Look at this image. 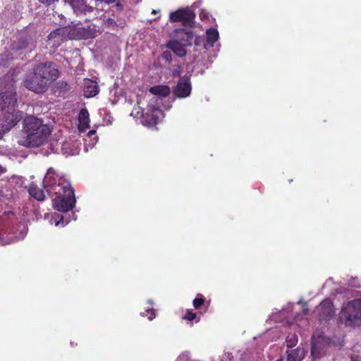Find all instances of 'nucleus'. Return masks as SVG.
Segmentation results:
<instances>
[{
	"label": "nucleus",
	"instance_id": "11",
	"mask_svg": "<svg viewBox=\"0 0 361 361\" xmlns=\"http://www.w3.org/2000/svg\"><path fill=\"white\" fill-rule=\"evenodd\" d=\"M192 85L189 76L180 78L177 85L173 89V93L178 98H186L190 95Z\"/></svg>",
	"mask_w": 361,
	"mask_h": 361
},
{
	"label": "nucleus",
	"instance_id": "2",
	"mask_svg": "<svg viewBox=\"0 0 361 361\" xmlns=\"http://www.w3.org/2000/svg\"><path fill=\"white\" fill-rule=\"evenodd\" d=\"M59 77V71L52 63H42L35 66L23 82L25 87L35 93L45 92L49 86Z\"/></svg>",
	"mask_w": 361,
	"mask_h": 361
},
{
	"label": "nucleus",
	"instance_id": "25",
	"mask_svg": "<svg viewBox=\"0 0 361 361\" xmlns=\"http://www.w3.org/2000/svg\"><path fill=\"white\" fill-rule=\"evenodd\" d=\"M29 194L35 199L42 201L44 199V191L37 188L35 184H31L28 189Z\"/></svg>",
	"mask_w": 361,
	"mask_h": 361
},
{
	"label": "nucleus",
	"instance_id": "13",
	"mask_svg": "<svg viewBox=\"0 0 361 361\" xmlns=\"http://www.w3.org/2000/svg\"><path fill=\"white\" fill-rule=\"evenodd\" d=\"M22 230H20L18 235L6 231L0 232V245H8L13 242L23 240L27 234V230L24 226H22Z\"/></svg>",
	"mask_w": 361,
	"mask_h": 361
},
{
	"label": "nucleus",
	"instance_id": "6",
	"mask_svg": "<svg viewBox=\"0 0 361 361\" xmlns=\"http://www.w3.org/2000/svg\"><path fill=\"white\" fill-rule=\"evenodd\" d=\"M71 184L65 176H59L53 168H49L43 179V187L49 195L61 193Z\"/></svg>",
	"mask_w": 361,
	"mask_h": 361
},
{
	"label": "nucleus",
	"instance_id": "7",
	"mask_svg": "<svg viewBox=\"0 0 361 361\" xmlns=\"http://www.w3.org/2000/svg\"><path fill=\"white\" fill-rule=\"evenodd\" d=\"M51 195H56L55 198L52 200L53 207L58 211L67 212L75 206V197L71 185L66 189H62L61 193H52Z\"/></svg>",
	"mask_w": 361,
	"mask_h": 361
},
{
	"label": "nucleus",
	"instance_id": "23",
	"mask_svg": "<svg viewBox=\"0 0 361 361\" xmlns=\"http://www.w3.org/2000/svg\"><path fill=\"white\" fill-rule=\"evenodd\" d=\"M305 352L303 348H298L293 350L287 351L288 361H301L305 357Z\"/></svg>",
	"mask_w": 361,
	"mask_h": 361
},
{
	"label": "nucleus",
	"instance_id": "8",
	"mask_svg": "<svg viewBox=\"0 0 361 361\" xmlns=\"http://www.w3.org/2000/svg\"><path fill=\"white\" fill-rule=\"evenodd\" d=\"M149 109L151 111L149 115L148 113L143 114V110L140 106L134 107L132 111L130 116L134 118H140V122L142 125L147 126H154L157 123L159 115H161V111L159 107H153V105L150 102L149 104Z\"/></svg>",
	"mask_w": 361,
	"mask_h": 361
},
{
	"label": "nucleus",
	"instance_id": "1",
	"mask_svg": "<svg viewBox=\"0 0 361 361\" xmlns=\"http://www.w3.org/2000/svg\"><path fill=\"white\" fill-rule=\"evenodd\" d=\"M23 135L19 138V145L27 147H35L47 142L52 131L51 126L34 116H29L23 120Z\"/></svg>",
	"mask_w": 361,
	"mask_h": 361
},
{
	"label": "nucleus",
	"instance_id": "10",
	"mask_svg": "<svg viewBox=\"0 0 361 361\" xmlns=\"http://www.w3.org/2000/svg\"><path fill=\"white\" fill-rule=\"evenodd\" d=\"M314 312L320 321L331 319L335 314V310L331 300L329 299L324 300L317 307Z\"/></svg>",
	"mask_w": 361,
	"mask_h": 361
},
{
	"label": "nucleus",
	"instance_id": "32",
	"mask_svg": "<svg viewBox=\"0 0 361 361\" xmlns=\"http://www.w3.org/2000/svg\"><path fill=\"white\" fill-rule=\"evenodd\" d=\"M196 317V314L195 312H192L191 311H188L185 315L184 316L183 319L192 321Z\"/></svg>",
	"mask_w": 361,
	"mask_h": 361
},
{
	"label": "nucleus",
	"instance_id": "20",
	"mask_svg": "<svg viewBox=\"0 0 361 361\" xmlns=\"http://www.w3.org/2000/svg\"><path fill=\"white\" fill-rule=\"evenodd\" d=\"M89 113L86 109H82L80 110L78 115V130L80 132H85L89 127L90 118H89Z\"/></svg>",
	"mask_w": 361,
	"mask_h": 361
},
{
	"label": "nucleus",
	"instance_id": "38",
	"mask_svg": "<svg viewBox=\"0 0 361 361\" xmlns=\"http://www.w3.org/2000/svg\"><path fill=\"white\" fill-rule=\"evenodd\" d=\"M351 361H361V360H359V359L355 358V357H352V360Z\"/></svg>",
	"mask_w": 361,
	"mask_h": 361
},
{
	"label": "nucleus",
	"instance_id": "3",
	"mask_svg": "<svg viewBox=\"0 0 361 361\" xmlns=\"http://www.w3.org/2000/svg\"><path fill=\"white\" fill-rule=\"evenodd\" d=\"M16 92L11 90L0 93V110L3 111L2 118L0 120V139L22 118L20 111L16 109Z\"/></svg>",
	"mask_w": 361,
	"mask_h": 361
},
{
	"label": "nucleus",
	"instance_id": "26",
	"mask_svg": "<svg viewBox=\"0 0 361 361\" xmlns=\"http://www.w3.org/2000/svg\"><path fill=\"white\" fill-rule=\"evenodd\" d=\"M286 344L288 348L295 346L298 343V336L295 334H289L286 337Z\"/></svg>",
	"mask_w": 361,
	"mask_h": 361
},
{
	"label": "nucleus",
	"instance_id": "30",
	"mask_svg": "<svg viewBox=\"0 0 361 361\" xmlns=\"http://www.w3.org/2000/svg\"><path fill=\"white\" fill-rule=\"evenodd\" d=\"M161 58H162L163 60L165 61L166 63H167L169 64L171 63L172 62V61H173V59H172V54L169 51H164L162 55H161Z\"/></svg>",
	"mask_w": 361,
	"mask_h": 361
},
{
	"label": "nucleus",
	"instance_id": "18",
	"mask_svg": "<svg viewBox=\"0 0 361 361\" xmlns=\"http://www.w3.org/2000/svg\"><path fill=\"white\" fill-rule=\"evenodd\" d=\"M65 1L71 6L74 13L77 15L93 11V7L85 5L83 0H65Z\"/></svg>",
	"mask_w": 361,
	"mask_h": 361
},
{
	"label": "nucleus",
	"instance_id": "28",
	"mask_svg": "<svg viewBox=\"0 0 361 361\" xmlns=\"http://www.w3.org/2000/svg\"><path fill=\"white\" fill-rule=\"evenodd\" d=\"M142 317H147L149 320H152L155 317L154 310L153 308H147L145 312H141Z\"/></svg>",
	"mask_w": 361,
	"mask_h": 361
},
{
	"label": "nucleus",
	"instance_id": "41",
	"mask_svg": "<svg viewBox=\"0 0 361 361\" xmlns=\"http://www.w3.org/2000/svg\"><path fill=\"white\" fill-rule=\"evenodd\" d=\"M2 173L1 167L0 166V174Z\"/></svg>",
	"mask_w": 361,
	"mask_h": 361
},
{
	"label": "nucleus",
	"instance_id": "19",
	"mask_svg": "<svg viewBox=\"0 0 361 361\" xmlns=\"http://www.w3.org/2000/svg\"><path fill=\"white\" fill-rule=\"evenodd\" d=\"M35 47V44L33 39L30 37H26L25 38H20L17 44L14 43L13 50L27 49V51H30Z\"/></svg>",
	"mask_w": 361,
	"mask_h": 361
},
{
	"label": "nucleus",
	"instance_id": "31",
	"mask_svg": "<svg viewBox=\"0 0 361 361\" xmlns=\"http://www.w3.org/2000/svg\"><path fill=\"white\" fill-rule=\"evenodd\" d=\"M182 69H183V67L181 65L175 66L171 72L172 75L173 77L179 76L180 75V73H182Z\"/></svg>",
	"mask_w": 361,
	"mask_h": 361
},
{
	"label": "nucleus",
	"instance_id": "40",
	"mask_svg": "<svg viewBox=\"0 0 361 361\" xmlns=\"http://www.w3.org/2000/svg\"><path fill=\"white\" fill-rule=\"evenodd\" d=\"M148 302H149L150 305H153V302H152V300H148Z\"/></svg>",
	"mask_w": 361,
	"mask_h": 361
},
{
	"label": "nucleus",
	"instance_id": "27",
	"mask_svg": "<svg viewBox=\"0 0 361 361\" xmlns=\"http://www.w3.org/2000/svg\"><path fill=\"white\" fill-rule=\"evenodd\" d=\"M52 217L56 219H55V225L56 226H60V225H61L62 226H64L69 222V221H68V220L65 221L64 217L63 216H59V215L57 214H54Z\"/></svg>",
	"mask_w": 361,
	"mask_h": 361
},
{
	"label": "nucleus",
	"instance_id": "17",
	"mask_svg": "<svg viewBox=\"0 0 361 361\" xmlns=\"http://www.w3.org/2000/svg\"><path fill=\"white\" fill-rule=\"evenodd\" d=\"M186 47H188V45L183 44V42L173 39L166 44V47L171 50L178 57H183L187 54Z\"/></svg>",
	"mask_w": 361,
	"mask_h": 361
},
{
	"label": "nucleus",
	"instance_id": "35",
	"mask_svg": "<svg viewBox=\"0 0 361 361\" xmlns=\"http://www.w3.org/2000/svg\"><path fill=\"white\" fill-rule=\"evenodd\" d=\"M200 17H201L202 18H207V14H206V13H204V12L203 11H201V13H200Z\"/></svg>",
	"mask_w": 361,
	"mask_h": 361
},
{
	"label": "nucleus",
	"instance_id": "9",
	"mask_svg": "<svg viewBox=\"0 0 361 361\" xmlns=\"http://www.w3.org/2000/svg\"><path fill=\"white\" fill-rule=\"evenodd\" d=\"M330 343L329 338L319 332H314L312 338L311 353L313 359L317 360L325 353Z\"/></svg>",
	"mask_w": 361,
	"mask_h": 361
},
{
	"label": "nucleus",
	"instance_id": "33",
	"mask_svg": "<svg viewBox=\"0 0 361 361\" xmlns=\"http://www.w3.org/2000/svg\"><path fill=\"white\" fill-rule=\"evenodd\" d=\"M221 361H231V354L229 353H224L222 356Z\"/></svg>",
	"mask_w": 361,
	"mask_h": 361
},
{
	"label": "nucleus",
	"instance_id": "12",
	"mask_svg": "<svg viewBox=\"0 0 361 361\" xmlns=\"http://www.w3.org/2000/svg\"><path fill=\"white\" fill-rule=\"evenodd\" d=\"M195 18V13L188 7L178 9L169 15V20L172 23L181 22L185 25L191 22Z\"/></svg>",
	"mask_w": 361,
	"mask_h": 361
},
{
	"label": "nucleus",
	"instance_id": "34",
	"mask_svg": "<svg viewBox=\"0 0 361 361\" xmlns=\"http://www.w3.org/2000/svg\"><path fill=\"white\" fill-rule=\"evenodd\" d=\"M106 23H108V25H116V22H115L113 19H111V18H108V19H107Z\"/></svg>",
	"mask_w": 361,
	"mask_h": 361
},
{
	"label": "nucleus",
	"instance_id": "15",
	"mask_svg": "<svg viewBox=\"0 0 361 361\" xmlns=\"http://www.w3.org/2000/svg\"><path fill=\"white\" fill-rule=\"evenodd\" d=\"M61 146V150L63 154H66V156L70 155H76L78 154V147L75 142L71 140H67V141H63L59 142V141L56 142V144L54 145V149H55L56 151L59 150V146Z\"/></svg>",
	"mask_w": 361,
	"mask_h": 361
},
{
	"label": "nucleus",
	"instance_id": "24",
	"mask_svg": "<svg viewBox=\"0 0 361 361\" xmlns=\"http://www.w3.org/2000/svg\"><path fill=\"white\" fill-rule=\"evenodd\" d=\"M97 140L95 130H90L87 135V137L84 139L85 150L87 151L89 147L92 148L97 143Z\"/></svg>",
	"mask_w": 361,
	"mask_h": 361
},
{
	"label": "nucleus",
	"instance_id": "29",
	"mask_svg": "<svg viewBox=\"0 0 361 361\" xmlns=\"http://www.w3.org/2000/svg\"><path fill=\"white\" fill-rule=\"evenodd\" d=\"M204 301V300L202 295L200 294H198L197 295V297L195 298V300H193V305L196 309H198L203 305Z\"/></svg>",
	"mask_w": 361,
	"mask_h": 361
},
{
	"label": "nucleus",
	"instance_id": "22",
	"mask_svg": "<svg viewBox=\"0 0 361 361\" xmlns=\"http://www.w3.org/2000/svg\"><path fill=\"white\" fill-rule=\"evenodd\" d=\"M207 41L204 44L206 49H209L214 47V42L219 39V32L215 28H209L206 31Z\"/></svg>",
	"mask_w": 361,
	"mask_h": 361
},
{
	"label": "nucleus",
	"instance_id": "14",
	"mask_svg": "<svg viewBox=\"0 0 361 361\" xmlns=\"http://www.w3.org/2000/svg\"><path fill=\"white\" fill-rule=\"evenodd\" d=\"M194 38V33L190 30L178 28L174 30L173 39L183 42V44L191 46Z\"/></svg>",
	"mask_w": 361,
	"mask_h": 361
},
{
	"label": "nucleus",
	"instance_id": "39",
	"mask_svg": "<svg viewBox=\"0 0 361 361\" xmlns=\"http://www.w3.org/2000/svg\"><path fill=\"white\" fill-rule=\"evenodd\" d=\"M276 361H288V360H285L283 358L281 357V358H280V359H279V360H277Z\"/></svg>",
	"mask_w": 361,
	"mask_h": 361
},
{
	"label": "nucleus",
	"instance_id": "36",
	"mask_svg": "<svg viewBox=\"0 0 361 361\" xmlns=\"http://www.w3.org/2000/svg\"><path fill=\"white\" fill-rule=\"evenodd\" d=\"M159 12V10H152V14L155 15V14L158 13Z\"/></svg>",
	"mask_w": 361,
	"mask_h": 361
},
{
	"label": "nucleus",
	"instance_id": "5",
	"mask_svg": "<svg viewBox=\"0 0 361 361\" xmlns=\"http://www.w3.org/2000/svg\"><path fill=\"white\" fill-rule=\"evenodd\" d=\"M338 317L340 322L345 327L361 326V299H355L343 304Z\"/></svg>",
	"mask_w": 361,
	"mask_h": 361
},
{
	"label": "nucleus",
	"instance_id": "37",
	"mask_svg": "<svg viewBox=\"0 0 361 361\" xmlns=\"http://www.w3.org/2000/svg\"><path fill=\"white\" fill-rule=\"evenodd\" d=\"M4 57L8 58V56H7V55L6 54L1 55L0 59L3 60L4 59Z\"/></svg>",
	"mask_w": 361,
	"mask_h": 361
},
{
	"label": "nucleus",
	"instance_id": "16",
	"mask_svg": "<svg viewBox=\"0 0 361 361\" xmlns=\"http://www.w3.org/2000/svg\"><path fill=\"white\" fill-rule=\"evenodd\" d=\"M150 92L154 94V97L151 102L154 100L156 106L153 105V107H159L161 103V99L160 97H166L170 94V88L166 85H158L152 87L149 90Z\"/></svg>",
	"mask_w": 361,
	"mask_h": 361
},
{
	"label": "nucleus",
	"instance_id": "21",
	"mask_svg": "<svg viewBox=\"0 0 361 361\" xmlns=\"http://www.w3.org/2000/svg\"><path fill=\"white\" fill-rule=\"evenodd\" d=\"M98 92V86L95 82L89 79L85 80L84 96L85 97H94Z\"/></svg>",
	"mask_w": 361,
	"mask_h": 361
},
{
	"label": "nucleus",
	"instance_id": "4",
	"mask_svg": "<svg viewBox=\"0 0 361 361\" xmlns=\"http://www.w3.org/2000/svg\"><path fill=\"white\" fill-rule=\"evenodd\" d=\"M99 32V28L94 25L71 29L67 28L66 27H59L54 30L49 35L48 42L49 45L56 48L67 37L69 38L87 39L96 37Z\"/></svg>",
	"mask_w": 361,
	"mask_h": 361
}]
</instances>
